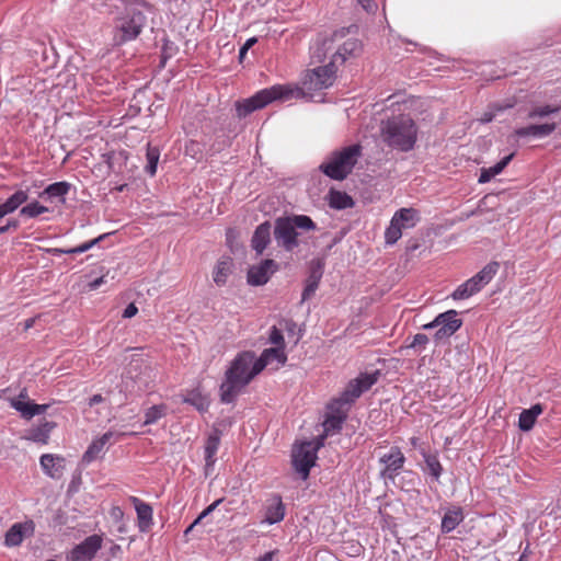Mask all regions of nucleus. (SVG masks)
I'll return each mask as SVG.
<instances>
[{"mask_svg":"<svg viewBox=\"0 0 561 561\" xmlns=\"http://www.w3.org/2000/svg\"><path fill=\"white\" fill-rule=\"evenodd\" d=\"M260 373L261 371H256V362L253 352L239 354L226 371V379L220 386L221 401L224 403H231L241 389Z\"/></svg>","mask_w":561,"mask_h":561,"instance_id":"obj_1","label":"nucleus"},{"mask_svg":"<svg viewBox=\"0 0 561 561\" xmlns=\"http://www.w3.org/2000/svg\"><path fill=\"white\" fill-rule=\"evenodd\" d=\"M348 32V28L335 31L330 38L323 39L321 45L317 47L312 58L322 62L330 55V60L339 67L347 59L359 56L363 50L362 43L355 37L345 38Z\"/></svg>","mask_w":561,"mask_h":561,"instance_id":"obj_2","label":"nucleus"},{"mask_svg":"<svg viewBox=\"0 0 561 561\" xmlns=\"http://www.w3.org/2000/svg\"><path fill=\"white\" fill-rule=\"evenodd\" d=\"M381 137L389 147L407 152L416 142L417 127L408 115L394 116L381 123Z\"/></svg>","mask_w":561,"mask_h":561,"instance_id":"obj_3","label":"nucleus"},{"mask_svg":"<svg viewBox=\"0 0 561 561\" xmlns=\"http://www.w3.org/2000/svg\"><path fill=\"white\" fill-rule=\"evenodd\" d=\"M316 229V222L307 215L283 216L274 222V239L279 248L291 252L299 245L298 238L302 232Z\"/></svg>","mask_w":561,"mask_h":561,"instance_id":"obj_4","label":"nucleus"},{"mask_svg":"<svg viewBox=\"0 0 561 561\" xmlns=\"http://www.w3.org/2000/svg\"><path fill=\"white\" fill-rule=\"evenodd\" d=\"M360 156L362 147L359 145H351L341 150L333 151L327 161L320 164L319 169L328 178L343 181L352 173Z\"/></svg>","mask_w":561,"mask_h":561,"instance_id":"obj_5","label":"nucleus"},{"mask_svg":"<svg viewBox=\"0 0 561 561\" xmlns=\"http://www.w3.org/2000/svg\"><path fill=\"white\" fill-rule=\"evenodd\" d=\"M296 90L290 85L276 84L256 92L253 96L236 103V111L239 117H245L252 112L260 110L273 101H287L294 98Z\"/></svg>","mask_w":561,"mask_h":561,"instance_id":"obj_6","label":"nucleus"},{"mask_svg":"<svg viewBox=\"0 0 561 561\" xmlns=\"http://www.w3.org/2000/svg\"><path fill=\"white\" fill-rule=\"evenodd\" d=\"M336 69L337 66L330 60L329 64L324 66L309 70L302 80L301 87L291 88L297 91L294 98L311 96V93L314 91L330 88L334 83Z\"/></svg>","mask_w":561,"mask_h":561,"instance_id":"obj_7","label":"nucleus"},{"mask_svg":"<svg viewBox=\"0 0 561 561\" xmlns=\"http://www.w3.org/2000/svg\"><path fill=\"white\" fill-rule=\"evenodd\" d=\"M145 25L146 16L141 11L135 8L127 9L122 15L115 19V44L122 45L136 39L142 32Z\"/></svg>","mask_w":561,"mask_h":561,"instance_id":"obj_8","label":"nucleus"},{"mask_svg":"<svg viewBox=\"0 0 561 561\" xmlns=\"http://www.w3.org/2000/svg\"><path fill=\"white\" fill-rule=\"evenodd\" d=\"M380 370L373 373H362L356 378L348 381L341 396L333 400V407L342 405L348 410L364 392L369 390L379 379Z\"/></svg>","mask_w":561,"mask_h":561,"instance_id":"obj_9","label":"nucleus"},{"mask_svg":"<svg viewBox=\"0 0 561 561\" xmlns=\"http://www.w3.org/2000/svg\"><path fill=\"white\" fill-rule=\"evenodd\" d=\"M499 270L497 262H491L486 264L480 272H478L474 276L459 285L455 291L451 294V297L455 300H462L471 297L472 295L479 293L485 285H488L492 278L495 276Z\"/></svg>","mask_w":561,"mask_h":561,"instance_id":"obj_10","label":"nucleus"},{"mask_svg":"<svg viewBox=\"0 0 561 561\" xmlns=\"http://www.w3.org/2000/svg\"><path fill=\"white\" fill-rule=\"evenodd\" d=\"M420 220V211L415 208H400L397 210L385 231L386 243L394 244L402 237V230L415 227Z\"/></svg>","mask_w":561,"mask_h":561,"instance_id":"obj_11","label":"nucleus"},{"mask_svg":"<svg viewBox=\"0 0 561 561\" xmlns=\"http://www.w3.org/2000/svg\"><path fill=\"white\" fill-rule=\"evenodd\" d=\"M321 445L322 442H319L317 445L311 442H305L294 448L293 465L304 480L309 477L310 469L317 459V450Z\"/></svg>","mask_w":561,"mask_h":561,"instance_id":"obj_12","label":"nucleus"},{"mask_svg":"<svg viewBox=\"0 0 561 561\" xmlns=\"http://www.w3.org/2000/svg\"><path fill=\"white\" fill-rule=\"evenodd\" d=\"M405 462V457L401 449L392 446L388 453L379 457V463L382 465L380 470V478L385 481H394L396 477L402 470Z\"/></svg>","mask_w":561,"mask_h":561,"instance_id":"obj_13","label":"nucleus"},{"mask_svg":"<svg viewBox=\"0 0 561 561\" xmlns=\"http://www.w3.org/2000/svg\"><path fill=\"white\" fill-rule=\"evenodd\" d=\"M435 324H438V330L435 332L434 339L436 342H440L456 333L462 325V320L458 318L456 310H448L436 317Z\"/></svg>","mask_w":561,"mask_h":561,"instance_id":"obj_14","label":"nucleus"},{"mask_svg":"<svg viewBox=\"0 0 561 561\" xmlns=\"http://www.w3.org/2000/svg\"><path fill=\"white\" fill-rule=\"evenodd\" d=\"M103 538L100 535H91L77 545L68 554V561L91 560L102 548Z\"/></svg>","mask_w":561,"mask_h":561,"instance_id":"obj_15","label":"nucleus"},{"mask_svg":"<svg viewBox=\"0 0 561 561\" xmlns=\"http://www.w3.org/2000/svg\"><path fill=\"white\" fill-rule=\"evenodd\" d=\"M277 264L274 260L266 259L248 271V283L253 286H261L268 282L271 275L276 272Z\"/></svg>","mask_w":561,"mask_h":561,"instance_id":"obj_16","label":"nucleus"},{"mask_svg":"<svg viewBox=\"0 0 561 561\" xmlns=\"http://www.w3.org/2000/svg\"><path fill=\"white\" fill-rule=\"evenodd\" d=\"M35 525L33 520L13 524L4 536V545L7 547H18L27 537L33 536Z\"/></svg>","mask_w":561,"mask_h":561,"instance_id":"obj_17","label":"nucleus"},{"mask_svg":"<svg viewBox=\"0 0 561 561\" xmlns=\"http://www.w3.org/2000/svg\"><path fill=\"white\" fill-rule=\"evenodd\" d=\"M329 409L331 413L327 416L323 422V433L321 436L323 439L324 436L333 435L341 431L344 421L346 420L347 409L342 405L333 407V401L329 404Z\"/></svg>","mask_w":561,"mask_h":561,"instance_id":"obj_18","label":"nucleus"},{"mask_svg":"<svg viewBox=\"0 0 561 561\" xmlns=\"http://www.w3.org/2000/svg\"><path fill=\"white\" fill-rule=\"evenodd\" d=\"M323 267L324 264L321 260H312L310 262L309 275L306 279V286L302 291L301 301H306L314 295L323 275Z\"/></svg>","mask_w":561,"mask_h":561,"instance_id":"obj_19","label":"nucleus"},{"mask_svg":"<svg viewBox=\"0 0 561 561\" xmlns=\"http://www.w3.org/2000/svg\"><path fill=\"white\" fill-rule=\"evenodd\" d=\"M557 128L556 123L534 124L515 129L514 134L519 137L545 138L550 136Z\"/></svg>","mask_w":561,"mask_h":561,"instance_id":"obj_20","label":"nucleus"},{"mask_svg":"<svg viewBox=\"0 0 561 561\" xmlns=\"http://www.w3.org/2000/svg\"><path fill=\"white\" fill-rule=\"evenodd\" d=\"M285 347H271L263 351L259 358H255L256 362V371H262L267 365L272 362L276 360L278 364L284 365L287 360V356L284 352Z\"/></svg>","mask_w":561,"mask_h":561,"instance_id":"obj_21","label":"nucleus"},{"mask_svg":"<svg viewBox=\"0 0 561 561\" xmlns=\"http://www.w3.org/2000/svg\"><path fill=\"white\" fill-rule=\"evenodd\" d=\"M271 242V224L265 221L256 227L251 239V247L256 254H262Z\"/></svg>","mask_w":561,"mask_h":561,"instance_id":"obj_22","label":"nucleus"},{"mask_svg":"<svg viewBox=\"0 0 561 561\" xmlns=\"http://www.w3.org/2000/svg\"><path fill=\"white\" fill-rule=\"evenodd\" d=\"M121 437L122 434H115L114 432H106L104 433L101 437H99L98 439H94L91 445L88 447V449L85 450L84 455H83V460L85 462H91L93 460H95L100 454L104 450V447L111 443V439L113 437Z\"/></svg>","mask_w":561,"mask_h":561,"instance_id":"obj_23","label":"nucleus"},{"mask_svg":"<svg viewBox=\"0 0 561 561\" xmlns=\"http://www.w3.org/2000/svg\"><path fill=\"white\" fill-rule=\"evenodd\" d=\"M65 459L60 456L44 454L41 457V467L43 471L53 479H59L62 474Z\"/></svg>","mask_w":561,"mask_h":561,"instance_id":"obj_24","label":"nucleus"},{"mask_svg":"<svg viewBox=\"0 0 561 561\" xmlns=\"http://www.w3.org/2000/svg\"><path fill=\"white\" fill-rule=\"evenodd\" d=\"M285 505L279 495H274L271 500V503L266 507L265 518L263 523H267L270 525L279 523L285 517Z\"/></svg>","mask_w":561,"mask_h":561,"instance_id":"obj_25","label":"nucleus"},{"mask_svg":"<svg viewBox=\"0 0 561 561\" xmlns=\"http://www.w3.org/2000/svg\"><path fill=\"white\" fill-rule=\"evenodd\" d=\"M133 502L137 513L139 529L140 531H147L152 525V507L137 497H133Z\"/></svg>","mask_w":561,"mask_h":561,"instance_id":"obj_26","label":"nucleus"},{"mask_svg":"<svg viewBox=\"0 0 561 561\" xmlns=\"http://www.w3.org/2000/svg\"><path fill=\"white\" fill-rule=\"evenodd\" d=\"M56 427V423L45 421L36 427H32L26 432L25 438L35 443L47 444L50 432Z\"/></svg>","mask_w":561,"mask_h":561,"instance_id":"obj_27","label":"nucleus"},{"mask_svg":"<svg viewBox=\"0 0 561 561\" xmlns=\"http://www.w3.org/2000/svg\"><path fill=\"white\" fill-rule=\"evenodd\" d=\"M542 405L537 403L530 409L523 410L519 414L518 426L522 431L528 432L534 427L536 419L542 413Z\"/></svg>","mask_w":561,"mask_h":561,"instance_id":"obj_28","label":"nucleus"},{"mask_svg":"<svg viewBox=\"0 0 561 561\" xmlns=\"http://www.w3.org/2000/svg\"><path fill=\"white\" fill-rule=\"evenodd\" d=\"M462 520L463 512L461 507L447 510L442 519V531L445 534L453 531Z\"/></svg>","mask_w":561,"mask_h":561,"instance_id":"obj_29","label":"nucleus"},{"mask_svg":"<svg viewBox=\"0 0 561 561\" xmlns=\"http://www.w3.org/2000/svg\"><path fill=\"white\" fill-rule=\"evenodd\" d=\"M232 267L233 263L230 257H224L216 264L213 272V279L216 285L222 286L227 283V278L231 274Z\"/></svg>","mask_w":561,"mask_h":561,"instance_id":"obj_30","label":"nucleus"},{"mask_svg":"<svg viewBox=\"0 0 561 561\" xmlns=\"http://www.w3.org/2000/svg\"><path fill=\"white\" fill-rule=\"evenodd\" d=\"M514 153H511L506 157H504L501 161L495 163L493 167L490 168H483L481 170L480 176H479V183H486L491 181L495 175L500 174L506 165L510 163V161L513 159Z\"/></svg>","mask_w":561,"mask_h":561,"instance_id":"obj_31","label":"nucleus"},{"mask_svg":"<svg viewBox=\"0 0 561 561\" xmlns=\"http://www.w3.org/2000/svg\"><path fill=\"white\" fill-rule=\"evenodd\" d=\"M220 444V437L218 433H214L208 436L205 444V468H211L216 461V454Z\"/></svg>","mask_w":561,"mask_h":561,"instance_id":"obj_32","label":"nucleus"},{"mask_svg":"<svg viewBox=\"0 0 561 561\" xmlns=\"http://www.w3.org/2000/svg\"><path fill=\"white\" fill-rule=\"evenodd\" d=\"M184 403L193 405L197 411L205 412L209 407V399L203 394L198 389L190 391L184 398Z\"/></svg>","mask_w":561,"mask_h":561,"instance_id":"obj_33","label":"nucleus"},{"mask_svg":"<svg viewBox=\"0 0 561 561\" xmlns=\"http://www.w3.org/2000/svg\"><path fill=\"white\" fill-rule=\"evenodd\" d=\"M329 205L334 209H346L354 206V201L345 192L331 191Z\"/></svg>","mask_w":561,"mask_h":561,"instance_id":"obj_34","label":"nucleus"},{"mask_svg":"<svg viewBox=\"0 0 561 561\" xmlns=\"http://www.w3.org/2000/svg\"><path fill=\"white\" fill-rule=\"evenodd\" d=\"M10 404L23 419L31 420L34 416V402L30 400H22L21 398H12L10 400Z\"/></svg>","mask_w":561,"mask_h":561,"instance_id":"obj_35","label":"nucleus"},{"mask_svg":"<svg viewBox=\"0 0 561 561\" xmlns=\"http://www.w3.org/2000/svg\"><path fill=\"white\" fill-rule=\"evenodd\" d=\"M28 198L27 191L19 190L12 194L3 204L8 214L14 213Z\"/></svg>","mask_w":561,"mask_h":561,"instance_id":"obj_36","label":"nucleus"},{"mask_svg":"<svg viewBox=\"0 0 561 561\" xmlns=\"http://www.w3.org/2000/svg\"><path fill=\"white\" fill-rule=\"evenodd\" d=\"M70 187L71 185L68 182H56L48 185L41 195H47L49 198L64 197Z\"/></svg>","mask_w":561,"mask_h":561,"instance_id":"obj_37","label":"nucleus"},{"mask_svg":"<svg viewBox=\"0 0 561 561\" xmlns=\"http://www.w3.org/2000/svg\"><path fill=\"white\" fill-rule=\"evenodd\" d=\"M165 414L167 407L164 404L153 405L146 411L144 425L154 424Z\"/></svg>","mask_w":561,"mask_h":561,"instance_id":"obj_38","label":"nucleus"},{"mask_svg":"<svg viewBox=\"0 0 561 561\" xmlns=\"http://www.w3.org/2000/svg\"><path fill=\"white\" fill-rule=\"evenodd\" d=\"M424 461L426 465L427 472L433 478H435V480H438L442 474L443 467H442L437 456L432 455V454H424Z\"/></svg>","mask_w":561,"mask_h":561,"instance_id":"obj_39","label":"nucleus"},{"mask_svg":"<svg viewBox=\"0 0 561 561\" xmlns=\"http://www.w3.org/2000/svg\"><path fill=\"white\" fill-rule=\"evenodd\" d=\"M561 110L560 106L556 105H541V106H535L528 112V118L536 119V118H543L546 116H549L550 114H557Z\"/></svg>","mask_w":561,"mask_h":561,"instance_id":"obj_40","label":"nucleus"},{"mask_svg":"<svg viewBox=\"0 0 561 561\" xmlns=\"http://www.w3.org/2000/svg\"><path fill=\"white\" fill-rule=\"evenodd\" d=\"M48 208L41 205L38 202H33L22 207L20 214L27 218H35L44 213H47Z\"/></svg>","mask_w":561,"mask_h":561,"instance_id":"obj_41","label":"nucleus"},{"mask_svg":"<svg viewBox=\"0 0 561 561\" xmlns=\"http://www.w3.org/2000/svg\"><path fill=\"white\" fill-rule=\"evenodd\" d=\"M147 165L145 168L146 172L151 176L157 172V165L160 157V152L157 148L148 147L147 149Z\"/></svg>","mask_w":561,"mask_h":561,"instance_id":"obj_42","label":"nucleus"},{"mask_svg":"<svg viewBox=\"0 0 561 561\" xmlns=\"http://www.w3.org/2000/svg\"><path fill=\"white\" fill-rule=\"evenodd\" d=\"M106 234H102L89 242H84L76 248L69 249V250H61V249H53L51 251L54 253H66V254H77V253H83L88 250H90L94 244H96L100 240H102Z\"/></svg>","mask_w":561,"mask_h":561,"instance_id":"obj_43","label":"nucleus"},{"mask_svg":"<svg viewBox=\"0 0 561 561\" xmlns=\"http://www.w3.org/2000/svg\"><path fill=\"white\" fill-rule=\"evenodd\" d=\"M268 339L270 342L275 346L285 347L283 333L276 327H272Z\"/></svg>","mask_w":561,"mask_h":561,"instance_id":"obj_44","label":"nucleus"},{"mask_svg":"<svg viewBox=\"0 0 561 561\" xmlns=\"http://www.w3.org/2000/svg\"><path fill=\"white\" fill-rule=\"evenodd\" d=\"M428 343V337L426 334L417 333L414 335L413 341L409 345L412 348H419L420 351L424 350L426 344Z\"/></svg>","mask_w":561,"mask_h":561,"instance_id":"obj_45","label":"nucleus"},{"mask_svg":"<svg viewBox=\"0 0 561 561\" xmlns=\"http://www.w3.org/2000/svg\"><path fill=\"white\" fill-rule=\"evenodd\" d=\"M224 497L221 499H218L216 500L215 502H213L210 505H208L199 515L198 517L195 519V524H199L202 522L203 518H205L206 516H208L210 513H213L222 502H224Z\"/></svg>","mask_w":561,"mask_h":561,"instance_id":"obj_46","label":"nucleus"},{"mask_svg":"<svg viewBox=\"0 0 561 561\" xmlns=\"http://www.w3.org/2000/svg\"><path fill=\"white\" fill-rule=\"evenodd\" d=\"M108 557L106 558V561H111L112 559H117L122 554V548L119 545L113 543L111 548L107 551Z\"/></svg>","mask_w":561,"mask_h":561,"instance_id":"obj_47","label":"nucleus"},{"mask_svg":"<svg viewBox=\"0 0 561 561\" xmlns=\"http://www.w3.org/2000/svg\"><path fill=\"white\" fill-rule=\"evenodd\" d=\"M106 277H107V274L102 275V276L95 278L94 280L90 282L89 283V288L91 290L98 289L102 284L107 283Z\"/></svg>","mask_w":561,"mask_h":561,"instance_id":"obj_48","label":"nucleus"},{"mask_svg":"<svg viewBox=\"0 0 561 561\" xmlns=\"http://www.w3.org/2000/svg\"><path fill=\"white\" fill-rule=\"evenodd\" d=\"M137 312H138V308L135 306V304H129L123 312V318H126V319L133 318L134 316H136Z\"/></svg>","mask_w":561,"mask_h":561,"instance_id":"obj_49","label":"nucleus"},{"mask_svg":"<svg viewBox=\"0 0 561 561\" xmlns=\"http://www.w3.org/2000/svg\"><path fill=\"white\" fill-rule=\"evenodd\" d=\"M48 407H49L48 404H36V403H34V407H33V409H34V416L45 413L47 411Z\"/></svg>","mask_w":561,"mask_h":561,"instance_id":"obj_50","label":"nucleus"},{"mask_svg":"<svg viewBox=\"0 0 561 561\" xmlns=\"http://www.w3.org/2000/svg\"><path fill=\"white\" fill-rule=\"evenodd\" d=\"M103 400H104V399H103V397H102L101 394H94V396H92V397L89 399L88 404H89V407H93V405H95V404H99V403L103 402Z\"/></svg>","mask_w":561,"mask_h":561,"instance_id":"obj_51","label":"nucleus"},{"mask_svg":"<svg viewBox=\"0 0 561 561\" xmlns=\"http://www.w3.org/2000/svg\"><path fill=\"white\" fill-rule=\"evenodd\" d=\"M365 10H370L375 7L373 0H357Z\"/></svg>","mask_w":561,"mask_h":561,"instance_id":"obj_52","label":"nucleus"},{"mask_svg":"<svg viewBox=\"0 0 561 561\" xmlns=\"http://www.w3.org/2000/svg\"><path fill=\"white\" fill-rule=\"evenodd\" d=\"M274 554H275V551H268L265 554H263L262 557H260L259 559H256L255 561H272Z\"/></svg>","mask_w":561,"mask_h":561,"instance_id":"obj_53","label":"nucleus"},{"mask_svg":"<svg viewBox=\"0 0 561 561\" xmlns=\"http://www.w3.org/2000/svg\"><path fill=\"white\" fill-rule=\"evenodd\" d=\"M256 43L255 37L249 38L243 45V51H248Z\"/></svg>","mask_w":561,"mask_h":561,"instance_id":"obj_54","label":"nucleus"},{"mask_svg":"<svg viewBox=\"0 0 561 561\" xmlns=\"http://www.w3.org/2000/svg\"><path fill=\"white\" fill-rule=\"evenodd\" d=\"M7 227H8V229H9V230H10V229L16 230V229H18V227H19V222H18V220L10 219V220H8V222H7Z\"/></svg>","mask_w":561,"mask_h":561,"instance_id":"obj_55","label":"nucleus"},{"mask_svg":"<svg viewBox=\"0 0 561 561\" xmlns=\"http://www.w3.org/2000/svg\"><path fill=\"white\" fill-rule=\"evenodd\" d=\"M435 323H436V318L432 322L424 324L423 329L430 330V329L438 328V324H435Z\"/></svg>","mask_w":561,"mask_h":561,"instance_id":"obj_56","label":"nucleus"},{"mask_svg":"<svg viewBox=\"0 0 561 561\" xmlns=\"http://www.w3.org/2000/svg\"><path fill=\"white\" fill-rule=\"evenodd\" d=\"M492 119H493V114H489V113H485V114L483 115V117L481 118V121H482L483 123H489V122H491Z\"/></svg>","mask_w":561,"mask_h":561,"instance_id":"obj_57","label":"nucleus"},{"mask_svg":"<svg viewBox=\"0 0 561 561\" xmlns=\"http://www.w3.org/2000/svg\"><path fill=\"white\" fill-rule=\"evenodd\" d=\"M7 215H9L7 209L4 208L3 204H0V219Z\"/></svg>","mask_w":561,"mask_h":561,"instance_id":"obj_58","label":"nucleus"},{"mask_svg":"<svg viewBox=\"0 0 561 561\" xmlns=\"http://www.w3.org/2000/svg\"><path fill=\"white\" fill-rule=\"evenodd\" d=\"M247 51H243V46L240 48V51H239V59L240 61L243 60L244 56H245Z\"/></svg>","mask_w":561,"mask_h":561,"instance_id":"obj_59","label":"nucleus"},{"mask_svg":"<svg viewBox=\"0 0 561 561\" xmlns=\"http://www.w3.org/2000/svg\"><path fill=\"white\" fill-rule=\"evenodd\" d=\"M33 323H34V319H28V320H26V321H25V329L31 328V327L33 325Z\"/></svg>","mask_w":561,"mask_h":561,"instance_id":"obj_60","label":"nucleus"},{"mask_svg":"<svg viewBox=\"0 0 561 561\" xmlns=\"http://www.w3.org/2000/svg\"><path fill=\"white\" fill-rule=\"evenodd\" d=\"M197 524H195V520L186 528L185 530V535H187L190 531H192V529L196 526Z\"/></svg>","mask_w":561,"mask_h":561,"instance_id":"obj_61","label":"nucleus"},{"mask_svg":"<svg viewBox=\"0 0 561 561\" xmlns=\"http://www.w3.org/2000/svg\"><path fill=\"white\" fill-rule=\"evenodd\" d=\"M8 231H9V229H8L7 225L0 227V234L5 233Z\"/></svg>","mask_w":561,"mask_h":561,"instance_id":"obj_62","label":"nucleus"},{"mask_svg":"<svg viewBox=\"0 0 561 561\" xmlns=\"http://www.w3.org/2000/svg\"><path fill=\"white\" fill-rule=\"evenodd\" d=\"M18 398H21L22 400H26V398H27L26 391L25 390L22 391Z\"/></svg>","mask_w":561,"mask_h":561,"instance_id":"obj_63","label":"nucleus"},{"mask_svg":"<svg viewBox=\"0 0 561 561\" xmlns=\"http://www.w3.org/2000/svg\"><path fill=\"white\" fill-rule=\"evenodd\" d=\"M526 560H527V557H526V554H525V553H523V554L519 557V559H518V561H526Z\"/></svg>","mask_w":561,"mask_h":561,"instance_id":"obj_64","label":"nucleus"}]
</instances>
